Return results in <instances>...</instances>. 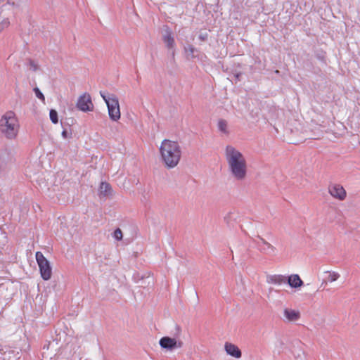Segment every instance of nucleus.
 Instances as JSON below:
<instances>
[{
	"mask_svg": "<svg viewBox=\"0 0 360 360\" xmlns=\"http://www.w3.org/2000/svg\"><path fill=\"white\" fill-rule=\"evenodd\" d=\"M62 136H63V138H65V139H68V138H69V137H70V136H71V134H68V131H67L66 129H64V130L62 131Z\"/></svg>",
	"mask_w": 360,
	"mask_h": 360,
	"instance_id": "cd10ccee",
	"label": "nucleus"
},
{
	"mask_svg": "<svg viewBox=\"0 0 360 360\" xmlns=\"http://www.w3.org/2000/svg\"><path fill=\"white\" fill-rule=\"evenodd\" d=\"M316 57L318 60L321 61H325L326 56L325 53H323V51L317 52L316 53Z\"/></svg>",
	"mask_w": 360,
	"mask_h": 360,
	"instance_id": "393cba45",
	"label": "nucleus"
},
{
	"mask_svg": "<svg viewBox=\"0 0 360 360\" xmlns=\"http://www.w3.org/2000/svg\"><path fill=\"white\" fill-rule=\"evenodd\" d=\"M33 90H34V93H35L36 96H37L39 99H40L41 101H42L43 102H44V101H45V97H44V94L41 93V91L39 90V88H37V87H35V88H34V89H33Z\"/></svg>",
	"mask_w": 360,
	"mask_h": 360,
	"instance_id": "4be33fe9",
	"label": "nucleus"
},
{
	"mask_svg": "<svg viewBox=\"0 0 360 360\" xmlns=\"http://www.w3.org/2000/svg\"><path fill=\"white\" fill-rule=\"evenodd\" d=\"M184 50L185 52L188 56H191V58H195L194 53L196 51V49L193 45L188 44L187 46H184Z\"/></svg>",
	"mask_w": 360,
	"mask_h": 360,
	"instance_id": "a211bd4d",
	"label": "nucleus"
},
{
	"mask_svg": "<svg viewBox=\"0 0 360 360\" xmlns=\"http://www.w3.org/2000/svg\"><path fill=\"white\" fill-rule=\"evenodd\" d=\"M340 277L339 274L336 272H329L328 280L330 282L335 281Z\"/></svg>",
	"mask_w": 360,
	"mask_h": 360,
	"instance_id": "5701e85b",
	"label": "nucleus"
},
{
	"mask_svg": "<svg viewBox=\"0 0 360 360\" xmlns=\"http://www.w3.org/2000/svg\"><path fill=\"white\" fill-rule=\"evenodd\" d=\"M35 257L41 278L44 281L49 280L52 275V268L50 262L41 252H37Z\"/></svg>",
	"mask_w": 360,
	"mask_h": 360,
	"instance_id": "39448f33",
	"label": "nucleus"
},
{
	"mask_svg": "<svg viewBox=\"0 0 360 360\" xmlns=\"http://www.w3.org/2000/svg\"><path fill=\"white\" fill-rule=\"evenodd\" d=\"M224 349L227 354L234 358L239 359L242 356L241 350L234 344L226 342L224 345Z\"/></svg>",
	"mask_w": 360,
	"mask_h": 360,
	"instance_id": "9b49d317",
	"label": "nucleus"
},
{
	"mask_svg": "<svg viewBox=\"0 0 360 360\" xmlns=\"http://www.w3.org/2000/svg\"><path fill=\"white\" fill-rule=\"evenodd\" d=\"M288 284L293 288H298L302 287L304 285V282L300 278L298 274H292L287 277Z\"/></svg>",
	"mask_w": 360,
	"mask_h": 360,
	"instance_id": "f8f14e48",
	"label": "nucleus"
},
{
	"mask_svg": "<svg viewBox=\"0 0 360 360\" xmlns=\"http://www.w3.org/2000/svg\"><path fill=\"white\" fill-rule=\"evenodd\" d=\"M162 40L168 49L174 48L175 42L172 36V32L167 25H164L162 28Z\"/></svg>",
	"mask_w": 360,
	"mask_h": 360,
	"instance_id": "1a4fd4ad",
	"label": "nucleus"
},
{
	"mask_svg": "<svg viewBox=\"0 0 360 360\" xmlns=\"http://www.w3.org/2000/svg\"><path fill=\"white\" fill-rule=\"evenodd\" d=\"M76 107L82 112L92 111L94 104L91 96L88 93H84L78 98Z\"/></svg>",
	"mask_w": 360,
	"mask_h": 360,
	"instance_id": "423d86ee",
	"label": "nucleus"
},
{
	"mask_svg": "<svg viewBox=\"0 0 360 360\" xmlns=\"http://www.w3.org/2000/svg\"><path fill=\"white\" fill-rule=\"evenodd\" d=\"M50 120L53 124L58 122V112L56 110L51 109L49 112Z\"/></svg>",
	"mask_w": 360,
	"mask_h": 360,
	"instance_id": "6ab92c4d",
	"label": "nucleus"
},
{
	"mask_svg": "<svg viewBox=\"0 0 360 360\" xmlns=\"http://www.w3.org/2000/svg\"><path fill=\"white\" fill-rule=\"evenodd\" d=\"M18 0H7V1L6 2V4L12 5L13 6H18Z\"/></svg>",
	"mask_w": 360,
	"mask_h": 360,
	"instance_id": "a878e982",
	"label": "nucleus"
},
{
	"mask_svg": "<svg viewBox=\"0 0 360 360\" xmlns=\"http://www.w3.org/2000/svg\"><path fill=\"white\" fill-rule=\"evenodd\" d=\"M229 169L233 177L242 181L247 176V162L244 155L232 146H227L225 150Z\"/></svg>",
	"mask_w": 360,
	"mask_h": 360,
	"instance_id": "f257e3e1",
	"label": "nucleus"
},
{
	"mask_svg": "<svg viewBox=\"0 0 360 360\" xmlns=\"http://www.w3.org/2000/svg\"><path fill=\"white\" fill-rule=\"evenodd\" d=\"M240 75H241V74H240V73H239V74H236V79L239 80V79H240Z\"/></svg>",
	"mask_w": 360,
	"mask_h": 360,
	"instance_id": "c756f323",
	"label": "nucleus"
},
{
	"mask_svg": "<svg viewBox=\"0 0 360 360\" xmlns=\"http://www.w3.org/2000/svg\"><path fill=\"white\" fill-rule=\"evenodd\" d=\"M10 24V22L8 19H3L0 22V32H1L5 28L8 27Z\"/></svg>",
	"mask_w": 360,
	"mask_h": 360,
	"instance_id": "b1692460",
	"label": "nucleus"
},
{
	"mask_svg": "<svg viewBox=\"0 0 360 360\" xmlns=\"http://www.w3.org/2000/svg\"><path fill=\"white\" fill-rule=\"evenodd\" d=\"M256 243H257V245L259 247L260 246V243H259V242H257Z\"/></svg>",
	"mask_w": 360,
	"mask_h": 360,
	"instance_id": "7c9ffc66",
	"label": "nucleus"
},
{
	"mask_svg": "<svg viewBox=\"0 0 360 360\" xmlns=\"http://www.w3.org/2000/svg\"><path fill=\"white\" fill-rule=\"evenodd\" d=\"M162 159L168 168L175 167L181 157V150L176 141L165 139L160 147Z\"/></svg>",
	"mask_w": 360,
	"mask_h": 360,
	"instance_id": "f03ea898",
	"label": "nucleus"
},
{
	"mask_svg": "<svg viewBox=\"0 0 360 360\" xmlns=\"http://www.w3.org/2000/svg\"><path fill=\"white\" fill-rule=\"evenodd\" d=\"M19 130L18 118L13 111H7L0 119V131L8 139L16 137Z\"/></svg>",
	"mask_w": 360,
	"mask_h": 360,
	"instance_id": "7ed1b4c3",
	"label": "nucleus"
},
{
	"mask_svg": "<svg viewBox=\"0 0 360 360\" xmlns=\"http://www.w3.org/2000/svg\"><path fill=\"white\" fill-rule=\"evenodd\" d=\"M98 191L100 197H108L112 195V187L107 182H101Z\"/></svg>",
	"mask_w": 360,
	"mask_h": 360,
	"instance_id": "ddd939ff",
	"label": "nucleus"
},
{
	"mask_svg": "<svg viewBox=\"0 0 360 360\" xmlns=\"http://www.w3.org/2000/svg\"><path fill=\"white\" fill-rule=\"evenodd\" d=\"M329 193L335 198L340 200L345 199L347 193L345 188L340 184H335L329 186Z\"/></svg>",
	"mask_w": 360,
	"mask_h": 360,
	"instance_id": "9d476101",
	"label": "nucleus"
},
{
	"mask_svg": "<svg viewBox=\"0 0 360 360\" xmlns=\"http://www.w3.org/2000/svg\"><path fill=\"white\" fill-rule=\"evenodd\" d=\"M284 316L289 321H295L300 318V313L299 311L285 308L284 309Z\"/></svg>",
	"mask_w": 360,
	"mask_h": 360,
	"instance_id": "4468645a",
	"label": "nucleus"
},
{
	"mask_svg": "<svg viewBox=\"0 0 360 360\" xmlns=\"http://www.w3.org/2000/svg\"><path fill=\"white\" fill-rule=\"evenodd\" d=\"M228 124L227 122L225 120L221 119L218 122V128L220 131H221L224 134H228Z\"/></svg>",
	"mask_w": 360,
	"mask_h": 360,
	"instance_id": "f3484780",
	"label": "nucleus"
},
{
	"mask_svg": "<svg viewBox=\"0 0 360 360\" xmlns=\"http://www.w3.org/2000/svg\"><path fill=\"white\" fill-rule=\"evenodd\" d=\"M0 354L4 360H16L20 359L19 351L8 347L1 348Z\"/></svg>",
	"mask_w": 360,
	"mask_h": 360,
	"instance_id": "6e6552de",
	"label": "nucleus"
},
{
	"mask_svg": "<svg viewBox=\"0 0 360 360\" xmlns=\"http://www.w3.org/2000/svg\"><path fill=\"white\" fill-rule=\"evenodd\" d=\"M287 281V277L283 275H271L267 276V282L273 284H283Z\"/></svg>",
	"mask_w": 360,
	"mask_h": 360,
	"instance_id": "2eb2a0df",
	"label": "nucleus"
},
{
	"mask_svg": "<svg viewBox=\"0 0 360 360\" xmlns=\"http://www.w3.org/2000/svg\"><path fill=\"white\" fill-rule=\"evenodd\" d=\"M113 237L117 240H121L122 239L123 235H122V232L120 228H117L115 230V231L113 233Z\"/></svg>",
	"mask_w": 360,
	"mask_h": 360,
	"instance_id": "aec40b11",
	"label": "nucleus"
},
{
	"mask_svg": "<svg viewBox=\"0 0 360 360\" xmlns=\"http://www.w3.org/2000/svg\"><path fill=\"white\" fill-rule=\"evenodd\" d=\"M199 39L202 41H205L207 39V34H200L198 37Z\"/></svg>",
	"mask_w": 360,
	"mask_h": 360,
	"instance_id": "bb28decb",
	"label": "nucleus"
},
{
	"mask_svg": "<svg viewBox=\"0 0 360 360\" xmlns=\"http://www.w3.org/2000/svg\"><path fill=\"white\" fill-rule=\"evenodd\" d=\"M28 65L34 72H36L39 70V65L35 63L32 59L28 60Z\"/></svg>",
	"mask_w": 360,
	"mask_h": 360,
	"instance_id": "412c9836",
	"label": "nucleus"
},
{
	"mask_svg": "<svg viewBox=\"0 0 360 360\" xmlns=\"http://www.w3.org/2000/svg\"><path fill=\"white\" fill-rule=\"evenodd\" d=\"M159 344L162 349H165L167 350H173L176 348H181L183 346V342L181 340H176L175 338H172L170 337H162L160 341Z\"/></svg>",
	"mask_w": 360,
	"mask_h": 360,
	"instance_id": "0eeeda50",
	"label": "nucleus"
},
{
	"mask_svg": "<svg viewBox=\"0 0 360 360\" xmlns=\"http://www.w3.org/2000/svg\"><path fill=\"white\" fill-rule=\"evenodd\" d=\"M257 238L259 239L260 243H262L265 247L259 248V251L263 253H267L268 250H271L272 252H274L276 248L272 245H271L269 242L264 240L262 237L257 236Z\"/></svg>",
	"mask_w": 360,
	"mask_h": 360,
	"instance_id": "dca6fc26",
	"label": "nucleus"
},
{
	"mask_svg": "<svg viewBox=\"0 0 360 360\" xmlns=\"http://www.w3.org/2000/svg\"><path fill=\"white\" fill-rule=\"evenodd\" d=\"M100 94L107 105L110 118L113 121L120 120V110L117 97L114 94L108 95L105 91H100Z\"/></svg>",
	"mask_w": 360,
	"mask_h": 360,
	"instance_id": "20e7f679",
	"label": "nucleus"
},
{
	"mask_svg": "<svg viewBox=\"0 0 360 360\" xmlns=\"http://www.w3.org/2000/svg\"><path fill=\"white\" fill-rule=\"evenodd\" d=\"M6 1H7V0H0V4H1L2 6H4L8 4H6Z\"/></svg>",
	"mask_w": 360,
	"mask_h": 360,
	"instance_id": "c85d7f7f",
	"label": "nucleus"
}]
</instances>
